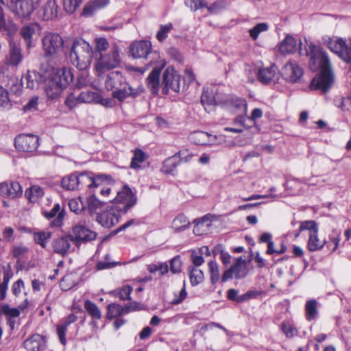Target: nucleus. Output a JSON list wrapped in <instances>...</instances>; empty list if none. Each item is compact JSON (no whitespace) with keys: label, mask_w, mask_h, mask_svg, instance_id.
Returning a JSON list of instances; mask_svg holds the SVG:
<instances>
[{"label":"nucleus","mask_w":351,"mask_h":351,"mask_svg":"<svg viewBox=\"0 0 351 351\" xmlns=\"http://www.w3.org/2000/svg\"><path fill=\"white\" fill-rule=\"evenodd\" d=\"M300 54L310 56L309 66L312 71H321L319 75L314 77L311 83V88L326 92L333 82V75L328 56L319 47L310 43L304 51L300 48Z\"/></svg>","instance_id":"nucleus-1"},{"label":"nucleus","mask_w":351,"mask_h":351,"mask_svg":"<svg viewBox=\"0 0 351 351\" xmlns=\"http://www.w3.org/2000/svg\"><path fill=\"white\" fill-rule=\"evenodd\" d=\"M43 88L49 99L58 98L62 90L73 80V73L70 68L65 66L52 67L44 73Z\"/></svg>","instance_id":"nucleus-2"},{"label":"nucleus","mask_w":351,"mask_h":351,"mask_svg":"<svg viewBox=\"0 0 351 351\" xmlns=\"http://www.w3.org/2000/svg\"><path fill=\"white\" fill-rule=\"evenodd\" d=\"M129 51L134 58H145L147 60V63L145 66H130L128 67L129 70L138 72L141 74H143L149 66L161 62L162 60L158 51L152 50V43L148 40L133 42L130 46Z\"/></svg>","instance_id":"nucleus-3"},{"label":"nucleus","mask_w":351,"mask_h":351,"mask_svg":"<svg viewBox=\"0 0 351 351\" xmlns=\"http://www.w3.org/2000/svg\"><path fill=\"white\" fill-rule=\"evenodd\" d=\"M93 56V51L88 43L81 38L73 42L70 58L73 64L80 70H84L90 64Z\"/></svg>","instance_id":"nucleus-4"},{"label":"nucleus","mask_w":351,"mask_h":351,"mask_svg":"<svg viewBox=\"0 0 351 351\" xmlns=\"http://www.w3.org/2000/svg\"><path fill=\"white\" fill-rule=\"evenodd\" d=\"M96 69L99 73L118 67L121 63L120 49L117 45H114L108 53L100 54L97 58Z\"/></svg>","instance_id":"nucleus-5"},{"label":"nucleus","mask_w":351,"mask_h":351,"mask_svg":"<svg viewBox=\"0 0 351 351\" xmlns=\"http://www.w3.org/2000/svg\"><path fill=\"white\" fill-rule=\"evenodd\" d=\"M6 3L16 16L27 19L38 7L40 0H6Z\"/></svg>","instance_id":"nucleus-6"},{"label":"nucleus","mask_w":351,"mask_h":351,"mask_svg":"<svg viewBox=\"0 0 351 351\" xmlns=\"http://www.w3.org/2000/svg\"><path fill=\"white\" fill-rule=\"evenodd\" d=\"M45 57H52L59 53L65 47L61 36L57 33H47L42 38Z\"/></svg>","instance_id":"nucleus-7"},{"label":"nucleus","mask_w":351,"mask_h":351,"mask_svg":"<svg viewBox=\"0 0 351 351\" xmlns=\"http://www.w3.org/2000/svg\"><path fill=\"white\" fill-rule=\"evenodd\" d=\"M137 199L128 185H124L122 189L117 192L116 197L112 199L113 205L119 208L122 213H127L136 203Z\"/></svg>","instance_id":"nucleus-8"},{"label":"nucleus","mask_w":351,"mask_h":351,"mask_svg":"<svg viewBox=\"0 0 351 351\" xmlns=\"http://www.w3.org/2000/svg\"><path fill=\"white\" fill-rule=\"evenodd\" d=\"M97 234L88 228L82 223H77L74 226L69 233L71 240L78 247L82 244L95 240Z\"/></svg>","instance_id":"nucleus-9"},{"label":"nucleus","mask_w":351,"mask_h":351,"mask_svg":"<svg viewBox=\"0 0 351 351\" xmlns=\"http://www.w3.org/2000/svg\"><path fill=\"white\" fill-rule=\"evenodd\" d=\"M121 210L115 205L112 204L108 206L106 209L97 214V221L103 227L110 228L117 224L122 215Z\"/></svg>","instance_id":"nucleus-10"},{"label":"nucleus","mask_w":351,"mask_h":351,"mask_svg":"<svg viewBox=\"0 0 351 351\" xmlns=\"http://www.w3.org/2000/svg\"><path fill=\"white\" fill-rule=\"evenodd\" d=\"M160 86L163 94H168L169 90L178 93L180 90V75L173 67H167L162 74Z\"/></svg>","instance_id":"nucleus-11"},{"label":"nucleus","mask_w":351,"mask_h":351,"mask_svg":"<svg viewBox=\"0 0 351 351\" xmlns=\"http://www.w3.org/2000/svg\"><path fill=\"white\" fill-rule=\"evenodd\" d=\"M324 43L343 60L351 64V52L344 39L338 37L325 38Z\"/></svg>","instance_id":"nucleus-12"},{"label":"nucleus","mask_w":351,"mask_h":351,"mask_svg":"<svg viewBox=\"0 0 351 351\" xmlns=\"http://www.w3.org/2000/svg\"><path fill=\"white\" fill-rule=\"evenodd\" d=\"M225 96L226 95L219 92L218 86L211 85L204 88L201 102L204 106L223 105L225 101Z\"/></svg>","instance_id":"nucleus-13"},{"label":"nucleus","mask_w":351,"mask_h":351,"mask_svg":"<svg viewBox=\"0 0 351 351\" xmlns=\"http://www.w3.org/2000/svg\"><path fill=\"white\" fill-rule=\"evenodd\" d=\"M16 81L15 78L10 77L0 71V111L11 109L12 105L6 88L9 86L10 82L14 83Z\"/></svg>","instance_id":"nucleus-14"},{"label":"nucleus","mask_w":351,"mask_h":351,"mask_svg":"<svg viewBox=\"0 0 351 351\" xmlns=\"http://www.w3.org/2000/svg\"><path fill=\"white\" fill-rule=\"evenodd\" d=\"M280 73L285 80L295 83L303 75V69L295 60H289L282 66Z\"/></svg>","instance_id":"nucleus-15"},{"label":"nucleus","mask_w":351,"mask_h":351,"mask_svg":"<svg viewBox=\"0 0 351 351\" xmlns=\"http://www.w3.org/2000/svg\"><path fill=\"white\" fill-rule=\"evenodd\" d=\"M15 147L21 152H33L38 146V137L32 134H20L15 138Z\"/></svg>","instance_id":"nucleus-16"},{"label":"nucleus","mask_w":351,"mask_h":351,"mask_svg":"<svg viewBox=\"0 0 351 351\" xmlns=\"http://www.w3.org/2000/svg\"><path fill=\"white\" fill-rule=\"evenodd\" d=\"M60 7L56 0H47L38 11V17L44 21H52L57 18Z\"/></svg>","instance_id":"nucleus-17"},{"label":"nucleus","mask_w":351,"mask_h":351,"mask_svg":"<svg viewBox=\"0 0 351 351\" xmlns=\"http://www.w3.org/2000/svg\"><path fill=\"white\" fill-rule=\"evenodd\" d=\"M152 71L147 78V86L153 94H157L160 87V74L162 68L165 66L162 60L155 64Z\"/></svg>","instance_id":"nucleus-18"},{"label":"nucleus","mask_w":351,"mask_h":351,"mask_svg":"<svg viewBox=\"0 0 351 351\" xmlns=\"http://www.w3.org/2000/svg\"><path fill=\"white\" fill-rule=\"evenodd\" d=\"M0 194L3 197L16 198L23 194V189L17 182L0 183Z\"/></svg>","instance_id":"nucleus-19"},{"label":"nucleus","mask_w":351,"mask_h":351,"mask_svg":"<svg viewBox=\"0 0 351 351\" xmlns=\"http://www.w3.org/2000/svg\"><path fill=\"white\" fill-rule=\"evenodd\" d=\"M141 92L142 89L139 88H132L127 82H125V80H124L122 85L120 86V87H118L114 91H113L112 97L121 101L128 97H135Z\"/></svg>","instance_id":"nucleus-20"},{"label":"nucleus","mask_w":351,"mask_h":351,"mask_svg":"<svg viewBox=\"0 0 351 351\" xmlns=\"http://www.w3.org/2000/svg\"><path fill=\"white\" fill-rule=\"evenodd\" d=\"M21 83L22 86H25L26 88L30 89H34L36 88L40 84H43L44 86V73L40 74L36 72H28L25 75L22 76Z\"/></svg>","instance_id":"nucleus-21"},{"label":"nucleus","mask_w":351,"mask_h":351,"mask_svg":"<svg viewBox=\"0 0 351 351\" xmlns=\"http://www.w3.org/2000/svg\"><path fill=\"white\" fill-rule=\"evenodd\" d=\"M138 303L125 305L124 307H122L121 305L115 303L110 304L108 306L107 318L112 319L113 318L118 317L122 314L129 313L130 310L138 309Z\"/></svg>","instance_id":"nucleus-22"},{"label":"nucleus","mask_w":351,"mask_h":351,"mask_svg":"<svg viewBox=\"0 0 351 351\" xmlns=\"http://www.w3.org/2000/svg\"><path fill=\"white\" fill-rule=\"evenodd\" d=\"M222 106L234 108L238 111L247 114V104L245 99L234 95L225 96V101Z\"/></svg>","instance_id":"nucleus-23"},{"label":"nucleus","mask_w":351,"mask_h":351,"mask_svg":"<svg viewBox=\"0 0 351 351\" xmlns=\"http://www.w3.org/2000/svg\"><path fill=\"white\" fill-rule=\"evenodd\" d=\"M23 345L27 351H42L45 348L46 342L41 335L35 334L26 339Z\"/></svg>","instance_id":"nucleus-24"},{"label":"nucleus","mask_w":351,"mask_h":351,"mask_svg":"<svg viewBox=\"0 0 351 351\" xmlns=\"http://www.w3.org/2000/svg\"><path fill=\"white\" fill-rule=\"evenodd\" d=\"M23 60L21 49L14 43H10V49L5 58V63L12 66H18Z\"/></svg>","instance_id":"nucleus-25"},{"label":"nucleus","mask_w":351,"mask_h":351,"mask_svg":"<svg viewBox=\"0 0 351 351\" xmlns=\"http://www.w3.org/2000/svg\"><path fill=\"white\" fill-rule=\"evenodd\" d=\"M71 241L69 234L55 239L52 243L53 251L62 256L66 255L70 252Z\"/></svg>","instance_id":"nucleus-26"},{"label":"nucleus","mask_w":351,"mask_h":351,"mask_svg":"<svg viewBox=\"0 0 351 351\" xmlns=\"http://www.w3.org/2000/svg\"><path fill=\"white\" fill-rule=\"evenodd\" d=\"M100 177L101 176H98L97 178H95L91 173L87 172H84L80 174L77 173L79 189L84 187L89 189L97 187L99 185L98 182Z\"/></svg>","instance_id":"nucleus-27"},{"label":"nucleus","mask_w":351,"mask_h":351,"mask_svg":"<svg viewBox=\"0 0 351 351\" xmlns=\"http://www.w3.org/2000/svg\"><path fill=\"white\" fill-rule=\"evenodd\" d=\"M110 3V0H91L83 8L84 16H91L97 11L101 10Z\"/></svg>","instance_id":"nucleus-28"},{"label":"nucleus","mask_w":351,"mask_h":351,"mask_svg":"<svg viewBox=\"0 0 351 351\" xmlns=\"http://www.w3.org/2000/svg\"><path fill=\"white\" fill-rule=\"evenodd\" d=\"M298 49L297 40L292 36H287L278 45V50L282 54L293 53Z\"/></svg>","instance_id":"nucleus-29"},{"label":"nucleus","mask_w":351,"mask_h":351,"mask_svg":"<svg viewBox=\"0 0 351 351\" xmlns=\"http://www.w3.org/2000/svg\"><path fill=\"white\" fill-rule=\"evenodd\" d=\"M45 216L47 219H53L51 226L53 227L61 226L64 219V213L60 210V206L58 204L54 205L49 212H45Z\"/></svg>","instance_id":"nucleus-30"},{"label":"nucleus","mask_w":351,"mask_h":351,"mask_svg":"<svg viewBox=\"0 0 351 351\" xmlns=\"http://www.w3.org/2000/svg\"><path fill=\"white\" fill-rule=\"evenodd\" d=\"M20 309H23V308L21 306L19 308H12L8 304H4L1 307V312L3 315L7 317L8 323L11 329H13L14 327V319L20 315Z\"/></svg>","instance_id":"nucleus-31"},{"label":"nucleus","mask_w":351,"mask_h":351,"mask_svg":"<svg viewBox=\"0 0 351 351\" xmlns=\"http://www.w3.org/2000/svg\"><path fill=\"white\" fill-rule=\"evenodd\" d=\"M326 244V241L320 240L318 237V231L312 232L309 234L307 243V247L309 251L315 252L322 250Z\"/></svg>","instance_id":"nucleus-32"},{"label":"nucleus","mask_w":351,"mask_h":351,"mask_svg":"<svg viewBox=\"0 0 351 351\" xmlns=\"http://www.w3.org/2000/svg\"><path fill=\"white\" fill-rule=\"evenodd\" d=\"M190 221L183 214H180L172 221L171 228L176 232H182L189 227Z\"/></svg>","instance_id":"nucleus-33"},{"label":"nucleus","mask_w":351,"mask_h":351,"mask_svg":"<svg viewBox=\"0 0 351 351\" xmlns=\"http://www.w3.org/2000/svg\"><path fill=\"white\" fill-rule=\"evenodd\" d=\"M276 70L277 69L274 65L260 69L258 73V80L263 84L269 83L274 77Z\"/></svg>","instance_id":"nucleus-34"},{"label":"nucleus","mask_w":351,"mask_h":351,"mask_svg":"<svg viewBox=\"0 0 351 351\" xmlns=\"http://www.w3.org/2000/svg\"><path fill=\"white\" fill-rule=\"evenodd\" d=\"M180 165L178 159L175 154L164 160L161 171L166 174H174L177 167Z\"/></svg>","instance_id":"nucleus-35"},{"label":"nucleus","mask_w":351,"mask_h":351,"mask_svg":"<svg viewBox=\"0 0 351 351\" xmlns=\"http://www.w3.org/2000/svg\"><path fill=\"white\" fill-rule=\"evenodd\" d=\"M25 195L31 202L36 203L43 197L44 191L40 186L33 185L25 191Z\"/></svg>","instance_id":"nucleus-36"},{"label":"nucleus","mask_w":351,"mask_h":351,"mask_svg":"<svg viewBox=\"0 0 351 351\" xmlns=\"http://www.w3.org/2000/svg\"><path fill=\"white\" fill-rule=\"evenodd\" d=\"M123 82L124 77L117 71L108 75L106 81V86L108 89L117 88V83H119V86H121Z\"/></svg>","instance_id":"nucleus-37"},{"label":"nucleus","mask_w":351,"mask_h":351,"mask_svg":"<svg viewBox=\"0 0 351 351\" xmlns=\"http://www.w3.org/2000/svg\"><path fill=\"white\" fill-rule=\"evenodd\" d=\"M62 186L68 191L79 189L77 173L64 177L62 180Z\"/></svg>","instance_id":"nucleus-38"},{"label":"nucleus","mask_w":351,"mask_h":351,"mask_svg":"<svg viewBox=\"0 0 351 351\" xmlns=\"http://www.w3.org/2000/svg\"><path fill=\"white\" fill-rule=\"evenodd\" d=\"M16 31L14 24L10 21L6 22L2 8L0 6V32L10 34Z\"/></svg>","instance_id":"nucleus-39"},{"label":"nucleus","mask_w":351,"mask_h":351,"mask_svg":"<svg viewBox=\"0 0 351 351\" xmlns=\"http://www.w3.org/2000/svg\"><path fill=\"white\" fill-rule=\"evenodd\" d=\"M305 311L306 319L308 321L315 319L318 315L317 302L315 300H311L306 302Z\"/></svg>","instance_id":"nucleus-40"},{"label":"nucleus","mask_w":351,"mask_h":351,"mask_svg":"<svg viewBox=\"0 0 351 351\" xmlns=\"http://www.w3.org/2000/svg\"><path fill=\"white\" fill-rule=\"evenodd\" d=\"M340 240L341 232L334 230L329 235L328 241H326V245L328 249L331 250L332 252H335L339 245Z\"/></svg>","instance_id":"nucleus-41"},{"label":"nucleus","mask_w":351,"mask_h":351,"mask_svg":"<svg viewBox=\"0 0 351 351\" xmlns=\"http://www.w3.org/2000/svg\"><path fill=\"white\" fill-rule=\"evenodd\" d=\"M95 48L93 51V54L95 58H97L100 56V54H103L102 53L107 50L109 47L108 42L105 38H96L95 39Z\"/></svg>","instance_id":"nucleus-42"},{"label":"nucleus","mask_w":351,"mask_h":351,"mask_svg":"<svg viewBox=\"0 0 351 351\" xmlns=\"http://www.w3.org/2000/svg\"><path fill=\"white\" fill-rule=\"evenodd\" d=\"M241 257L237 259L236 263L232 265L234 276L237 279L245 278L247 274V267L242 264Z\"/></svg>","instance_id":"nucleus-43"},{"label":"nucleus","mask_w":351,"mask_h":351,"mask_svg":"<svg viewBox=\"0 0 351 351\" xmlns=\"http://www.w3.org/2000/svg\"><path fill=\"white\" fill-rule=\"evenodd\" d=\"M84 308L88 313L94 319H99L101 317V311L98 306L90 300H86L84 303Z\"/></svg>","instance_id":"nucleus-44"},{"label":"nucleus","mask_w":351,"mask_h":351,"mask_svg":"<svg viewBox=\"0 0 351 351\" xmlns=\"http://www.w3.org/2000/svg\"><path fill=\"white\" fill-rule=\"evenodd\" d=\"M145 158L146 154L141 149H136L132 158L130 167L134 169L139 168L141 164L145 161Z\"/></svg>","instance_id":"nucleus-45"},{"label":"nucleus","mask_w":351,"mask_h":351,"mask_svg":"<svg viewBox=\"0 0 351 351\" xmlns=\"http://www.w3.org/2000/svg\"><path fill=\"white\" fill-rule=\"evenodd\" d=\"M190 282L192 286H196L204 280V273L201 269L193 267L189 273Z\"/></svg>","instance_id":"nucleus-46"},{"label":"nucleus","mask_w":351,"mask_h":351,"mask_svg":"<svg viewBox=\"0 0 351 351\" xmlns=\"http://www.w3.org/2000/svg\"><path fill=\"white\" fill-rule=\"evenodd\" d=\"M87 209L90 214H93L103 206L104 203L99 201L95 195H90L86 201Z\"/></svg>","instance_id":"nucleus-47"},{"label":"nucleus","mask_w":351,"mask_h":351,"mask_svg":"<svg viewBox=\"0 0 351 351\" xmlns=\"http://www.w3.org/2000/svg\"><path fill=\"white\" fill-rule=\"evenodd\" d=\"M51 237L49 232H38L34 234L35 242L39 244L42 247L45 248L47 242Z\"/></svg>","instance_id":"nucleus-48"},{"label":"nucleus","mask_w":351,"mask_h":351,"mask_svg":"<svg viewBox=\"0 0 351 351\" xmlns=\"http://www.w3.org/2000/svg\"><path fill=\"white\" fill-rule=\"evenodd\" d=\"M69 206L72 212L79 214L84 210L86 206L80 197L72 199L69 202Z\"/></svg>","instance_id":"nucleus-49"},{"label":"nucleus","mask_w":351,"mask_h":351,"mask_svg":"<svg viewBox=\"0 0 351 351\" xmlns=\"http://www.w3.org/2000/svg\"><path fill=\"white\" fill-rule=\"evenodd\" d=\"M269 25L266 23H260L256 25L253 28L249 30V34L253 40H256L259 34L262 32L267 31Z\"/></svg>","instance_id":"nucleus-50"},{"label":"nucleus","mask_w":351,"mask_h":351,"mask_svg":"<svg viewBox=\"0 0 351 351\" xmlns=\"http://www.w3.org/2000/svg\"><path fill=\"white\" fill-rule=\"evenodd\" d=\"M175 156L178 159L179 162H189L196 156L189 149H182L178 152Z\"/></svg>","instance_id":"nucleus-51"},{"label":"nucleus","mask_w":351,"mask_h":351,"mask_svg":"<svg viewBox=\"0 0 351 351\" xmlns=\"http://www.w3.org/2000/svg\"><path fill=\"white\" fill-rule=\"evenodd\" d=\"M172 29L173 24L171 23H169L166 25H161L156 34L157 40L160 43L163 42L167 38L169 33Z\"/></svg>","instance_id":"nucleus-52"},{"label":"nucleus","mask_w":351,"mask_h":351,"mask_svg":"<svg viewBox=\"0 0 351 351\" xmlns=\"http://www.w3.org/2000/svg\"><path fill=\"white\" fill-rule=\"evenodd\" d=\"M82 0H63V8L69 14L74 13L80 6Z\"/></svg>","instance_id":"nucleus-53"},{"label":"nucleus","mask_w":351,"mask_h":351,"mask_svg":"<svg viewBox=\"0 0 351 351\" xmlns=\"http://www.w3.org/2000/svg\"><path fill=\"white\" fill-rule=\"evenodd\" d=\"M226 2L224 0H218L210 4L207 5L206 9L208 12L211 14H216L221 10L226 9Z\"/></svg>","instance_id":"nucleus-54"},{"label":"nucleus","mask_w":351,"mask_h":351,"mask_svg":"<svg viewBox=\"0 0 351 351\" xmlns=\"http://www.w3.org/2000/svg\"><path fill=\"white\" fill-rule=\"evenodd\" d=\"M97 97H98V93L83 91L78 95V100L80 103H95Z\"/></svg>","instance_id":"nucleus-55"},{"label":"nucleus","mask_w":351,"mask_h":351,"mask_svg":"<svg viewBox=\"0 0 351 351\" xmlns=\"http://www.w3.org/2000/svg\"><path fill=\"white\" fill-rule=\"evenodd\" d=\"M110 254H107L105 255L104 261H99L96 265L97 270H102L106 269H110L115 267L119 264L118 262L111 261Z\"/></svg>","instance_id":"nucleus-56"},{"label":"nucleus","mask_w":351,"mask_h":351,"mask_svg":"<svg viewBox=\"0 0 351 351\" xmlns=\"http://www.w3.org/2000/svg\"><path fill=\"white\" fill-rule=\"evenodd\" d=\"M34 33V28L29 25L24 26L21 29L20 34L23 38L26 41L28 47H30L31 45V40Z\"/></svg>","instance_id":"nucleus-57"},{"label":"nucleus","mask_w":351,"mask_h":351,"mask_svg":"<svg viewBox=\"0 0 351 351\" xmlns=\"http://www.w3.org/2000/svg\"><path fill=\"white\" fill-rule=\"evenodd\" d=\"M184 3L193 12L207 7L206 0H185Z\"/></svg>","instance_id":"nucleus-58"},{"label":"nucleus","mask_w":351,"mask_h":351,"mask_svg":"<svg viewBox=\"0 0 351 351\" xmlns=\"http://www.w3.org/2000/svg\"><path fill=\"white\" fill-rule=\"evenodd\" d=\"M281 330L287 338H292L297 334V329L289 322L284 321L281 324Z\"/></svg>","instance_id":"nucleus-59"},{"label":"nucleus","mask_w":351,"mask_h":351,"mask_svg":"<svg viewBox=\"0 0 351 351\" xmlns=\"http://www.w3.org/2000/svg\"><path fill=\"white\" fill-rule=\"evenodd\" d=\"M208 268L210 274V280L213 284L216 283L219 279V270L216 262L210 261Z\"/></svg>","instance_id":"nucleus-60"},{"label":"nucleus","mask_w":351,"mask_h":351,"mask_svg":"<svg viewBox=\"0 0 351 351\" xmlns=\"http://www.w3.org/2000/svg\"><path fill=\"white\" fill-rule=\"evenodd\" d=\"M208 134L204 132H195L190 135V140L195 144L203 145L206 143Z\"/></svg>","instance_id":"nucleus-61"},{"label":"nucleus","mask_w":351,"mask_h":351,"mask_svg":"<svg viewBox=\"0 0 351 351\" xmlns=\"http://www.w3.org/2000/svg\"><path fill=\"white\" fill-rule=\"evenodd\" d=\"M306 230H309V234H311L312 232L318 231L319 228L317 223L315 221L308 220L301 221L300 225V232Z\"/></svg>","instance_id":"nucleus-62"},{"label":"nucleus","mask_w":351,"mask_h":351,"mask_svg":"<svg viewBox=\"0 0 351 351\" xmlns=\"http://www.w3.org/2000/svg\"><path fill=\"white\" fill-rule=\"evenodd\" d=\"M187 296V292L186 291L185 281L183 282V287L180 291L179 293H174V298L171 300V304L176 305L182 303Z\"/></svg>","instance_id":"nucleus-63"},{"label":"nucleus","mask_w":351,"mask_h":351,"mask_svg":"<svg viewBox=\"0 0 351 351\" xmlns=\"http://www.w3.org/2000/svg\"><path fill=\"white\" fill-rule=\"evenodd\" d=\"M182 261L179 256H175L170 261V271L173 273H179L181 271Z\"/></svg>","instance_id":"nucleus-64"}]
</instances>
